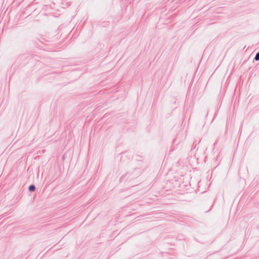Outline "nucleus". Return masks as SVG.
Wrapping results in <instances>:
<instances>
[{"label": "nucleus", "instance_id": "obj_1", "mask_svg": "<svg viewBox=\"0 0 259 259\" xmlns=\"http://www.w3.org/2000/svg\"><path fill=\"white\" fill-rule=\"evenodd\" d=\"M35 186H34V185H30V186L29 187V188H28L29 190L30 191H31H31H34V190H35Z\"/></svg>", "mask_w": 259, "mask_h": 259}, {"label": "nucleus", "instance_id": "obj_2", "mask_svg": "<svg viewBox=\"0 0 259 259\" xmlns=\"http://www.w3.org/2000/svg\"><path fill=\"white\" fill-rule=\"evenodd\" d=\"M254 60L255 61H258L259 60V52L258 53H256L255 57H254Z\"/></svg>", "mask_w": 259, "mask_h": 259}]
</instances>
